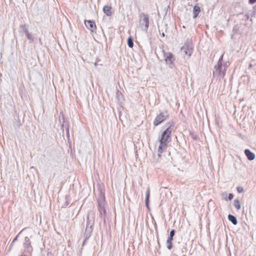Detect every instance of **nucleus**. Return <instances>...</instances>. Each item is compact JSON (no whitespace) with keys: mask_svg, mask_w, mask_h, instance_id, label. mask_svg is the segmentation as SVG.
Here are the masks:
<instances>
[{"mask_svg":"<svg viewBox=\"0 0 256 256\" xmlns=\"http://www.w3.org/2000/svg\"><path fill=\"white\" fill-rule=\"evenodd\" d=\"M228 219L230 220L234 224H236L238 221L236 218L232 215L229 214L228 216Z\"/></svg>","mask_w":256,"mask_h":256,"instance_id":"12","label":"nucleus"},{"mask_svg":"<svg viewBox=\"0 0 256 256\" xmlns=\"http://www.w3.org/2000/svg\"><path fill=\"white\" fill-rule=\"evenodd\" d=\"M234 205L238 210H239L241 206L240 202L238 200H234Z\"/></svg>","mask_w":256,"mask_h":256,"instance_id":"13","label":"nucleus"},{"mask_svg":"<svg viewBox=\"0 0 256 256\" xmlns=\"http://www.w3.org/2000/svg\"><path fill=\"white\" fill-rule=\"evenodd\" d=\"M112 7L110 6H105L103 8V11L107 16H111L112 15Z\"/></svg>","mask_w":256,"mask_h":256,"instance_id":"7","label":"nucleus"},{"mask_svg":"<svg viewBox=\"0 0 256 256\" xmlns=\"http://www.w3.org/2000/svg\"><path fill=\"white\" fill-rule=\"evenodd\" d=\"M174 233H175V230H172L170 232V235L169 237L173 238L174 236Z\"/></svg>","mask_w":256,"mask_h":256,"instance_id":"17","label":"nucleus"},{"mask_svg":"<svg viewBox=\"0 0 256 256\" xmlns=\"http://www.w3.org/2000/svg\"><path fill=\"white\" fill-rule=\"evenodd\" d=\"M256 2V0H249V3L250 4H254Z\"/></svg>","mask_w":256,"mask_h":256,"instance_id":"20","label":"nucleus"},{"mask_svg":"<svg viewBox=\"0 0 256 256\" xmlns=\"http://www.w3.org/2000/svg\"><path fill=\"white\" fill-rule=\"evenodd\" d=\"M168 128L162 132L159 138L160 145L158 148V156L161 157L162 154L166 150L168 144L171 141V136L172 128L170 123H168Z\"/></svg>","mask_w":256,"mask_h":256,"instance_id":"1","label":"nucleus"},{"mask_svg":"<svg viewBox=\"0 0 256 256\" xmlns=\"http://www.w3.org/2000/svg\"><path fill=\"white\" fill-rule=\"evenodd\" d=\"M244 153L246 156H247L248 158L250 160H252L254 159L255 156L254 153L251 152L249 150L246 149L244 150Z\"/></svg>","mask_w":256,"mask_h":256,"instance_id":"8","label":"nucleus"},{"mask_svg":"<svg viewBox=\"0 0 256 256\" xmlns=\"http://www.w3.org/2000/svg\"><path fill=\"white\" fill-rule=\"evenodd\" d=\"M165 60L166 62L172 64L174 61L175 58L172 53L168 52L165 55Z\"/></svg>","mask_w":256,"mask_h":256,"instance_id":"6","label":"nucleus"},{"mask_svg":"<svg viewBox=\"0 0 256 256\" xmlns=\"http://www.w3.org/2000/svg\"><path fill=\"white\" fill-rule=\"evenodd\" d=\"M150 190L149 188H148L146 192V198H150Z\"/></svg>","mask_w":256,"mask_h":256,"instance_id":"15","label":"nucleus"},{"mask_svg":"<svg viewBox=\"0 0 256 256\" xmlns=\"http://www.w3.org/2000/svg\"><path fill=\"white\" fill-rule=\"evenodd\" d=\"M232 198H233V195H232V194H228V199H229L230 200H232Z\"/></svg>","mask_w":256,"mask_h":256,"instance_id":"19","label":"nucleus"},{"mask_svg":"<svg viewBox=\"0 0 256 256\" xmlns=\"http://www.w3.org/2000/svg\"><path fill=\"white\" fill-rule=\"evenodd\" d=\"M84 24L86 28L92 32H95L96 30V26L95 22L93 20H85Z\"/></svg>","mask_w":256,"mask_h":256,"instance_id":"4","label":"nucleus"},{"mask_svg":"<svg viewBox=\"0 0 256 256\" xmlns=\"http://www.w3.org/2000/svg\"><path fill=\"white\" fill-rule=\"evenodd\" d=\"M200 8L198 6H195L193 9L194 18H196L200 12Z\"/></svg>","mask_w":256,"mask_h":256,"instance_id":"10","label":"nucleus"},{"mask_svg":"<svg viewBox=\"0 0 256 256\" xmlns=\"http://www.w3.org/2000/svg\"><path fill=\"white\" fill-rule=\"evenodd\" d=\"M168 118L169 115L166 112V114L164 112H160L156 115L154 120L153 124L155 126H156Z\"/></svg>","mask_w":256,"mask_h":256,"instance_id":"3","label":"nucleus"},{"mask_svg":"<svg viewBox=\"0 0 256 256\" xmlns=\"http://www.w3.org/2000/svg\"><path fill=\"white\" fill-rule=\"evenodd\" d=\"M139 26L141 28L144 27V30H148L149 26V16L148 14L144 13L140 14Z\"/></svg>","mask_w":256,"mask_h":256,"instance_id":"2","label":"nucleus"},{"mask_svg":"<svg viewBox=\"0 0 256 256\" xmlns=\"http://www.w3.org/2000/svg\"><path fill=\"white\" fill-rule=\"evenodd\" d=\"M24 247L27 250V251L29 253H31L32 251V248L31 246L30 242L29 240H26V242L24 244Z\"/></svg>","mask_w":256,"mask_h":256,"instance_id":"9","label":"nucleus"},{"mask_svg":"<svg viewBox=\"0 0 256 256\" xmlns=\"http://www.w3.org/2000/svg\"><path fill=\"white\" fill-rule=\"evenodd\" d=\"M128 44L130 48H132L134 46L132 38L131 36L128 39Z\"/></svg>","mask_w":256,"mask_h":256,"instance_id":"14","label":"nucleus"},{"mask_svg":"<svg viewBox=\"0 0 256 256\" xmlns=\"http://www.w3.org/2000/svg\"><path fill=\"white\" fill-rule=\"evenodd\" d=\"M181 50L184 52L185 56H187L188 58L190 56L193 51L192 48L188 44H184Z\"/></svg>","mask_w":256,"mask_h":256,"instance_id":"5","label":"nucleus"},{"mask_svg":"<svg viewBox=\"0 0 256 256\" xmlns=\"http://www.w3.org/2000/svg\"><path fill=\"white\" fill-rule=\"evenodd\" d=\"M173 238L168 237L166 241L167 248L168 250H170L172 246Z\"/></svg>","mask_w":256,"mask_h":256,"instance_id":"11","label":"nucleus"},{"mask_svg":"<svg viewBox=\"0 0 256 256\" xmlns=\"http://www.w3.org/2000/svg\"><path fill=\"white\" fill-rule=\"evenodd\" d=\"M149 198H146V204L148 208H149Z\"/></svg>","mask_w":256,"mask_h":256,"instance_id":"18","label":"nucleus"},{"mask_svg":"<svg viewBox=\"0 0 256 256\" xmlns=\"http://www.w3.org/2000/svg\"><path fill=\"white\" fill-rule=\"evenodd\" d=\"M237 190L239 193H241L244 192V188L242 186H238L237 188Z\"/></svg>","mask_w":256,"mask_h":256,"instance_id":"16","label":"nucleus"}]
</instances>
